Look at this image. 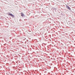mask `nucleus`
Wrapping results in <instances>:
<instances>
[{
	"label": "nucleus",
	"mask_w": 75,
	"mask_h": 75,
	"mask_svg": "<svg viewBox=\"0 0 75 75\" xmlns=\"http://www.w3.org/2000/svg\"><path fill=\"white\" fill-rule=\"evenodd\" d=\"M66 6V7L67 8V9H68L69 10H71V8H70V7H69V6H68V5H67Z\"/></svg>",
	"instance_id": "obj_1"
},
{
	"label": "nucleus",
	"mask_w": 75,
	"mask_h": 75,
	"mask_svg": "<svg viewBox=\"0 0 75 75\" xmlns=\"http://www.w3.org/2000/svg\"><path fill=\"white\" fill-rule=\"evenodd\" d=\"M8 14L9 15H10V16H11L12 17H13V18H14L15 16L13 14H11V13H9Z\"/></svg>",
	"instance_id": "obj_2"
},
{
	"label": "nucleus",
	"mask_w": 75,
	"mask_h": 75,
	"mask_svg": "<svg viewBox=\"0 0 75 75\" xmlns=\"http://www.w3.org/2000/svg\"><path fill=\"white\" fill-rule=\"evenodd\" d=\"M21 14H22L21 15V16H22V17H23L25 16V15H24V14L23 13H21Z\"/></svg>",
	"instance_id": "obj_3"
}]
</instances>
